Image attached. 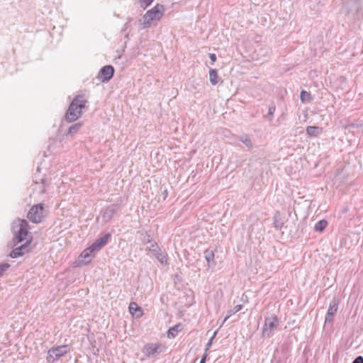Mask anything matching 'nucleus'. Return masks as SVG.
Listing matches in <instances>:
<instances>
[{
	"mask_svg": "<svg viewBox=\"0 0 363 363\" xmlns=\"http://www.w3.org/2000/svg\"><path fill=\"white\" fill-rule=\"evenodd\" d=\"M137 310L140 311V308L138 307L137 303H135L134 302L130 303V306H129V311H130V312L133 315L134 314V311H136Z\"/></svg>",
	"mask_w": 363,
	"mask_h": 363,
	"instance_id": "26",
	"label": "nucleus"
},
{
	"mask_svg": "<svg viewBox=\"0 0 363 363\" xmlns=\"http://www.w3.org/2000/svg\"><path fill=\"white\" fill-rule=\"evenodd\" d=\"M220 78L218 74V72L216 69H211L209 71V80L212 85H216Z\"/></svg>",
	"mask_w": 363,
	"mask_h": 363,
	"instance_id": "19",
	"label": "nucleus"
},
{
	"mask_svg": "<svg viewBox=\"0 0 363 363\" xmlns=\"http://www.w3.org/2000/svg\"><path fill=\"white\" fill-rule=\"evenodd\" d=\"M339 301L336 298H333L330 303L327 313L325 318V324L330 323L333 321L334 315L338 310Z\"/></svg>",
	"mask_w": 363,
	"mask_h": 363,
	"instance_id": "12",
	"label": "nucleus"
},
{
	"mask_svg": "<svg viewBox=\"0 0 363 363\" xmlns=\"http://www.w3.org/2000/svg\"><path fill=\"white\" fill-rule=\"evenodd\" d=\"M41 193H45V189H43V190L41 191Z\"/></svg>",
	"mask_w": 363,
	"mask_h": 363,
	"instance_id": "34",
	"label": "nucleus"
},
{
	"mask_svg": "<svg viewBox=\"0 0 363 363\" xmlns=\"http://www.w3.org/2000/svg\"><path fill=\"white\" fill-rule=\"evenodd\" d=\"M148 250L162 264L165 266L169 264L167 254L161 250L157 242L152 243L148 247Z\"/></svg>",
	"mask_w": 363,
	"mask_h": 363,
	"instance_id": "8",
	"label": "nucleus"
},
{
	"mask_svg": "<svg viewBox=\"0 0 363 363\" xmlns=\"http://www.w3.org/2000/svg\"><path fill=\"white\" fill-rule=\"evenodd\" d=\"M204 257L207 262L208 268L216 265L214 251L207 249L204 251Z\"/></svg>",
	"mask_w": 363,
	"mask_h": 363,
	"instance_id": "15",
	"label": "nucleus"
},
{
	"mask_svg": "<svg viewBox=\"0 0 363 363\" xmlns=\"http://www.w3.org/2000/svg\"><path fill=\"white\" fill-rule=\"evenodd\" d=\"M279 324V320L277 315H271L266 317L264 319V324L262 328V335L263 337H270L274 331L277 329Z\"/></svg>",
	"mask_w": 363,
	"mask_h": 363,
	"instance_id": "5",
	"label": "nucleus"
},
{
	"mask_svg": "<svg viewBox=\"0 0 363 363\" xmlns=\"http://www.w3.org/2000/svg\"><path fill=\"white\" fill-rule=\"evenodd\" d=\"M207 357V353L206 352L201 359L200 363H205Z\"/></svg>",
	"mask_w": 363,
	"mask_h": 363,
	"instance_id": "31",
	"label": "nucleus"
},
{
	"mask_svg": "<svg viewBox=\"0 0 363 363\" xmlns=\"http://www.w3.org/2000/svg\"><path fill=\"white\" fill-rule=\"evenodd\" d=\"M28 222L25 219L18 218L13 223L12 233L13 238L11 242L12 247L26 240L28 234Z\"/></svg>",
	"mask_w": 363,
	"mask_h": 363,
	"instance_id": "2",
	"label": "nucleus"
},
{
	"mask_svg": "<svg viewBox=\"0 0 363 363\" xmlns=\"http://www.w3.org/2000/svg\"><path fill=\"white\" fill-rule=\"evenodd\" d=\"M182 328V326L181 323L176 324L173 327H171L167 331L168 337H175L178 333L181 331Z\"/></svg>",
	"mask_w": 363,
	"mask_h": 363,
	"instance_id": "18",
	"label": "nucleus"
},
{
	"mask_svg": "<svg viewBox=\"0 0 363 363\" xmlns=\"http://www.w3.org/2000/svg\"><path fill=\"white\" fill-rule=\"evenodd\" d=\"M68 352H69V347L67 345L53 347L48 352L47 361L48 363H54Z\"/></svg>",
	"mask_w": 363,
	"mask_h": 363,
	"instance_id": "4",
	"label": "nucleus"
},
{
	"mask_svg": "<svg viewBox=\"0 0 363 363\" xmlns=\"http://www.w3.org/2000/svg\"><path fill=\"white\" fill-rule=\"evenodd\" d=\"M113 67L112 65H106L100 69L97 78L102 82H107L113 77Z\"/></svg>",
	"mask_w": 363,
	"mask_h": 363,
	"instance_id": "9",
	"label": "nucleus"
},
{
	"mask_svg": "<svg viewBox=\"0 0 363 363\" xmlns=\"http://www.w3.org/2000/svg\"><path fill=\"white\" fill-rule=\"evenodd\" d=\"M153 1L154 0H140L141 3V7L146 9L153 2Z\"/></svg>",
	"mask_w": 363,
	"mask_h": 363,
	"instance_id": "27",
	"label": "nucleus"
},
{
	"mask_svg": "<svg viewBox=\"0 0 363 363\" xmlns=\"http://www.w3.org/2000/svg\"><path fill=\"white\" fill-rule=\"evenodd\" d=\"M209 58L211 61V65H213V63L216 61V55L214 53L209 54Z\"/></svg>",
	"mask_w": 363,
	"mask_h": 363,
	"instance_id": "30",
	"label": "nucleus"
},
{
	"mask_svg": "<svg viewBox=\"0 0 363 363\" xmlns=\"http://www.w3.org/2000/svg\"><path fill=\"white\" fill-rule=\"evenodd\" d=\"M87 100L84 95L76 96L70 103L66 113L65 120L68 123L77 121L82 114V109L86 107Z\"/></svg>",
	"mask_w": 363,
	"mask_h": 363,
	"instance_id": "1",
	"label": "nucleus"
},
{
	"mask_svg": "<svg viewBox=\"0 0 363 363\" xmlns=\"http://www.w3.org/2000/svg\"><path fill=\"white\" fill-rule=\"evenodd\" d=\"M328 222L325 220H321L317 222L314 226V230L318 232H322L326 228Z\"/></svg>",
	"mask_w": 363,
	"mask_h": 363,
	"instance_id": "21",
	"label": "nucleus"
},
{
	"mask_svg": "<svg viewBox=\"0 0 363 363\" xmlns=\"http://www.w3.org/2000/svg\"><path fill=\"white\" fill-rule=\"evenodd\" d=\"M120 209L118 204H111L101 211V218L104 223H107L113 217L114 214Z\"/></svg>",
	"mask_w": 363,
	"mask_h": 363,
	"instance_id": "11",
	"label": "nucleus"
},
{
	"mask_svg": "<svg viewBox=\"0 0 363 363\" xmlns=\"http://www.w3.org/2000/svg\"><path fill=\"white\" fill-rule=\"evenodd\" d=\"M352 363H363V357L358 356L357 357Z\"/></svg>",
	"mask_w": 363,
	"mask_h": 363,
	"instance_id": "29",
	"label": "nucleus"
},
{
	"mask_svg": "<svg viewBox=\"0 0 363 363\" xmlns=\"http://www.w3.org/2000/svg\"><path fill=\"white\" fill-rule=\"evenodd\" d=\"M275 110H276V106H275L274 103H272L269 106L267 115L264 116V117L266 118H267L269 122H271L273 119V116L275 112Z\"/></svg>",
	"mask_w": 363,
	"mask_h": 363,
	"instance_id": "23",
	"label": "nucleus"
},
{
	"mask_svg": "<svg viewBox=\"0 0 363 363\" xmlns=\"http://www.w3.org/2000/svg\"><path fill=\"white\" fill-rule=\"evenodd\" d=\"M46 216L45 205L43 203L33 205L29 210L27 218L33 223L43 222Z\"/></svg>",
	"mask_w": 363,
	"mask_h": 363,
	"instance_id": "3",
	"label": "nucleus"
},
{
	"mask_svg": "<svg viewBox=\"0 0 363 363\" xmlns=\"http://www.w3.org/2000/svg\"><path fill=\"white\" fill-rule=\"evenodd\" d=\"M217 334V331H216L213 336L210 338V340H208V342H207L206 344V352H207V350L209 349V347L211 346L212 345V341H213V339L215 337V336Z\"/></svg>",
	"mask_w": 363,
	"mask_h": 363,
	"instance_id": "28",
	"label": "nucleus"
},
{
	"mask_svg": "<svg viewBox=\"0 0 363 363\" xmlns=\"http://www.w3.org/2000/svg\"><path fill=\"white\" fill-rule=\"evenodd\" d=\"M96 253L94 252V250H91V247L89 246L86 249H85L81 253L78 262L79 265H86L91 262L92 258L95 256Z\"/></svg>",
	"mask_w": 363,
	"mask_h": 363,
	"instance_id": "10",
	"label": "nucleus"
},
{
	"mask_svg": "<svg viewBox=\"0 0 363 363\" xmlns=\"http://www.w3.org/2000/svg\"><path fill=\"white\" fill-rule=\"evenodd\" d=\"M165 350L166 347L161 343H147L144 346L142 351L147 357L153 358L164 352Z\"/></svg>",
	"mask_w": 363,
	"mask_h": 363,
	"instance_id": "7",
	"label": "nucleus"
},
{
	"mask_svg": "<svg viewBox=\"0 0 363 363\" xmlns=\"http://www.w3.org/2000/svg\"><path fill=\"white\" fill-rule=\"evenodd\" d=\"M162 195H163V196H164V199H165L167 197V195H168L167 190L165 189L162 191Z\"/></svg>",
	"mask_w": 363,
	"mask_h": 363,
	"instance_id": "32",
	"label": "nucleus"
},
{
	"mask_svg": "<svg viewBox=\"0 0 363 363\" xmlns=\"http://www.w3.org/2000/svg\"><path fill=\"white\" fill-rule=\"evenodd\" d=\"M9 267L10 264L9 263L0 264V277L3 276L4 272H6Z\"/></svg>",
	"mask_w": 363,
	"mask_h": 363,
	"instance_id": "25",
	"label": "nucleus"
},
{
	"mask_svg": "<svg viewBox=\"0 0 363 363\" xmlns=\"http://www.w3.org/2000/svg\"><path fill=\"white\" fill-rule=\"evenodd\" d=\"M164 11L163 5L157 4L144 15L143 18L145 23L150 25L153 21L160 20L163 16Z\"/></svg>",
	"mask_w": 363,
	"mask_h": 363,
	"instance_id": "6",
	"label": "nucleus"
},
{
	"mask_svg": "<svg viewBox=\"0 0 363 363\" xmlns=\"http://www.w3.org/2000/svg\"><path fill=\"white\" fill-rule=\"evenodd\" d=\"M147 242H150V235H148Z\"/></svg>",
	"mask_w": 363,
	"mask_h": 363,
	"instance_id": "33",
	"label": "nucleus"
},
{
	"mask_svg": "<svg viewBox=\"0 0 363 363\" xmlns=\"http://www.w3.org/2000/svg\"><path fill=\"white\" fill-rule=\"evenodd\" d=\"M240 140L243 143L246 147H248L249 150H251L253 147L252 143L251 141V139L249 138L248 135H241L240 137Z\"/></svg>",
	"mask_w": 363,
	"mask_h": 363,
	"instance_id": "22",
	"label": "nucleus"
},
{
	"mask_svg": "<svg viewBox=\"0 0 363 363\" xmlns=\"http://www.w3.org/2000/svg\"><path fill=\"white\" fill-rule=\"evenodd\" d=\"M300 99L302 103H308L312 100V96L309 92L303 90L301 91Z\"/></svg>",
	"mask_w": 363,
	"mask_h": 363,
	"instance_id": "20",
	"label": "nucleus"
},
{
	"mask_svg": "<svg viewBox=\"0 0 363 363\" xmlns=\"http://www.w3.org/2000/svg\"><path fill=\"white\" fill-rule=\"evenodd\" d=\"M82 125H83L82 122L76 123L72 125L68 128L67 132L66 133V135H69L71 137H73L75 134H77L80 130Z\"/></svg>",
	"mask_w": 363,
	"mask_h": 363,
	"instance_id": "16",
	"label": "nucleus"
},
{
	"mask_svg": "<svg viewBox=\"0 0 363 363\" xmlns=\"http://www.w3.org/2000/svg\"><path fill=\"white\" fill-rule=\"evenodd\" d=\"M31 241H32V238H30V239L27 240L24 244L14 248L10 252L9 256L12 258H18L19 257L23 256L26 253V251L28 252L27 248L28 247Z\"/></svg>",
	"mask_w": 363,
	"mask_h": 363,
	"instance_id": "13",
	"label": "nucleus"
},
{
	"mask_svg": "<svg viewBox=\"0 0 363 363\" xmlns=\"http://www.w3.org/2000/svg\"><path fill=\"white\" fill-rule=\"evenodd\" d=\"M111 238L110 233L105 234L103 237L96 239L91 245V250H94V252L97 253L99 252L103 247H104L109 238Z\"/></svg>",
	"mask_w": 363,
	"mask_h": 363,
	"instance_id": "14",
	"label": "nucleus"
},
{
	"mask_svg": "<svg viewBox=\"0 0 363 363\" xmlns=\"http://www.w3.org/2000/svg\"><path fill=\"white\" fill-rule=\"evenodd\" d=\"M242 305H237L235 306L232 310H230L229 311H228V315L224 318L223 321V323L222 325L233 315V314H235L236 313H238V311H240V310H242Z\"/></svg>",
	"mask_w": 363,
	"mask_h": 363,
	"instance_id": "24",
	"label": "nucleus"
},
{
	"mask_svg": "<svg viewBox=\"0 0 363 363\" xmlns=\"http://www.w3.org/2000/svg\"><path fill=\"white\" fill-rule=\"evenodd\" d=\"M322 128L318 126H308L306 133L312 137H317L322 133Z\"/></svg>",
	"mask_w": 363,
	"mask_h": 363,
	"instance_id": "17",
	"label": "nucleus"
}]
</instances>
